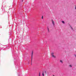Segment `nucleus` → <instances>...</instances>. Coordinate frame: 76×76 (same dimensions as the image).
<instances>
[{
    "instance_id": "f257e3e1",
    "label": "nucleus",
    "mask_w": 76,
    "mask_h": 76,
    "mask_svg": "<svg viewBox=\"0 0 76 76\" xmlns=\"http://www.w3.org/2000/svg\"><path fill=\"white\" fill-rule=\"evenodd\" d=\"M54 53H51V56L53 58H56V56L54 55Z\"/></svg>"
},
{
    "instance_id": "f03ea898",
    "label": "nucleus",
    "mask_w": 76,
    "mask_h": 76,
    "mask_svg": "<svg viewBox=\"0 0 76 76\" xmlns=\"http://www.w3.org/2000/svg\"><path fill=\"white\" fill-rule=\"evenodd\" d=\"M52 23L53 24L54 26L55 25V23H54V22L53 20H52Z\"/></svg>"
},
{
    "instance_id": "7ed1b4c3",
    "label": "nucleus",
    "mask_w": 76,
    "mask_h": 76,
    "mask_svg": "<svg viewBox=\"0 0 76 76\" xmlns=\"http://www.w3.org/2000/svg\"><path fill=\"white\" fill-rule=\"evenodd\" d=\"M70 27V28L72 29V30H73V27H72V26L69 25Z\"/></svg>"
},
{
    "instance_id": "20e7f679",
    "label": "nucleus",
    "mask_w": 76,
    "mask_h": 76,
    "mask_svg": "<svg viewBox=\"0 0 76 76\" xmlns=\"http://www.w3.org/2000/svg\"><path fill=\"white\" fill-rule=\"evenodd\" d=\"M43 73H44V74H45V75H46V71H44L43 72Z\"/></svg>"
},
{
    "instance_id": "39448f33",
    "label": "nucleus",
    "mask_w": 76,
    "mask_h": 76,
    "mask_svg": "<svg viewBox=\"0 0 76 76\" xmlns=\"http://www.w3.org/2000/svg\"><path fill=\"white\" fill-rule=\"evenodd\" d=\"M61 22L63 24H64V23H65V22H64V21H62Z\"/></svg>"
},
{
    "instance_id": "423d86ee",
    "label": "nucleus",
    "mask_w": 76,
    "mask_h": 76,
    "mask_svg": "<svg viewBox=\"0 0 76 76\" xmlns=\"http://www.w3.org/2000/svg\"><path fill=\"white\" fill-rule=\"evenodd\" d=\"M60 62L61 63H63V61L62 60H60Z\"/></svg>"
},
{
    "instance_id": "0eeeda50",
    "label": "nucleus",
    "mask_w": 76,
    "mask_h": 76,
    "mask_svg": "<svg viewBox=\"0 0 76 76\" xmlns=\"http://www.w3.org/2000/svg\"><path fill=\"white\" fill-rule=\"evenodd\" d=\"M32 56H33V52H32V53L31 54V58H32Z\"/></svg>"
},
{
    "instance_id": "6e6552de",
    "label": "nucleus",
    "mask_w": 76,
    "mask_h": 76,
    "mask_svg": "<svg viewBox=\"0 0 76 76\" xmlns=\"http://www.w3.org/2000/svg\"><path fill=\"white\" fill-rule=\"evenodd\" d=\"M69 67H72V65H69Z\"/></svg>"
},
{
    "instance_id": "1a4fd4ad",
    "label": "nucleus",
    "mask_w": 76,
    "mask_h": 76,
    "mask_svg": "<svg viewBox=\"0 0 76 76\" xmlns=\"http://www.w3.org/2000/svg\"><path fill=\"white\" fill-rule=\"evenodd\" d=\"M44 74L43 73H42V76H44Z\"/></svg>"
},
{
    "instance_id": "9d476101",
    "label": "nucleus",
    "mask_w": 76,
    "mask_h": 76,
    "mask_svg": "<svg viewBox=\"0 0 76 76\" xmlns=\"http://www.w3.org/2000/svg\"><path fill=\"white\" fill-rule=\"evenodd\" d=\"M40 73H41L39 72V76H40Z\"/></svg>"
},
{
    "instance_id": "9b49d317",
    "label": "nucleus",
    "mask_w": 76,
    "mask_h": 76,
    "mask_svg": "<svg viewBox=\"0 0 76 76\" xmlns=\"http://www.w3.org/2000/svg\"><path fill=\"white\" fill-rule=\"evenodd\" d=\"M42 19H43V16H42Z\"/></svg>"
},
{
    "instance_id": "f8f14e48",
    "label": "nucleus",
    "mask_w": 76,
    "mask_h": 76,
    "mask_svg": "<svg viewBox=\"0 0 76 76\" xmlns=\"http://www.w3.org/2000/svg\"><path fill=\"white\" fill-rule=\"evenodd\" d=\"M75 9L76 10V7H75Z\"/></svg>"
},
{
    "instance_id": "ddd939ff",
    "label": "nucleus",
    "mask_w": 76,
    "mask_h": 76,
    "mask_svg": "<svg viewBox=\"0 0 76 76\" xmlns=\"http://www.w3.org/2000/svg\"><path fill=\"white\" fill-rule=\"evenodd\" d=\"M22 1H23V0H22Z\"/></svg>"
},
{
    "instance_id": "4468645a",
    "label": "nucleus",
    "mask_w": 76,
    "mask_h": 76,
    "mask_svg": "<svg viewBox=\"0 0 76 76\" xmlns=\"http://www.w3.org/2000/svg\"><path fill=\"white\" fill-rule=\"evenodd\" d=\"M39 76H40V75H39Z\"/></svg>"
},
{
    "instance_id": "2eb2a0df",
    "label": "nucleus",
    "mask_w": 76,
    "mask_h": 76,
    "mask_svg": "<svg viewBox=\"0 0 76 76\" xmlns=\"http://www.w3.org/2000/svg\"><path fill=\"white\" fill-rule=\"evenodd\" d=\"M53 76H54V75H53Z\"/></svg>"
}]
</instances>
